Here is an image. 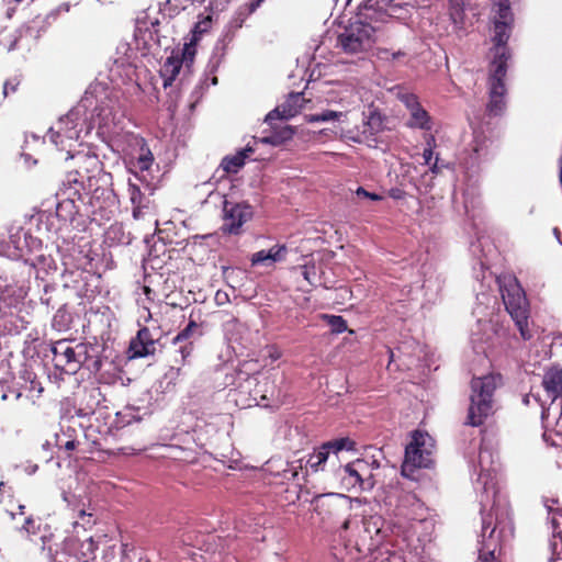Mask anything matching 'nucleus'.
<instances>
[{"mask_svg": "<svg viewBox=\"0 0 562 562\" xmlns=\"http://www.w3.org/2000/svg\"><path fill=\"white\" fill-rule=\"evenodd\" d=\"M499 290L506 311L512 316L524 340H529L532 333L529 329V304L524 289L515 277L499 279Z\"/></svg>", "mask_w": 562, "mask_h": 562, "instance_id": "nucleus-1", "label": "nucleus"}, {"mask_svg": "<svg viewBox=\"0 0 562 562\" xmlns=\"http://www.w3.org/2000/svg\"><path fill=\"white\" fill-rule=\"evenodd\" d=\"M68 157L76 160V172L69 173L68 181L79 184L83 189H98L99 184L108 186L111 181V175L103 170V164L95 154L90 151H79L70 155V148L67 149Z\"/></svg>", "mask_w": 562, "mask_h": 562, "instance_id": "nucleus-2", "label": "nucleus"}, {"mask_svg": "<svg viewBox=\"0 0 562 562\" xmlns=\"http://www.w3.org/2000/svg\"><path fill=\"white\" fill-rule=\"evenodd\" d=\"M501 380L498 375L488 374L482 378H474L471 382L472 394L468 413V424L480 426L490 416L493 408V393Z\"/></svg>", "mask_w": 562, "mask_h": 562, "instance_id": "nucleus-3", "label": "nucleus"}, {"mask_svg": "<svg viewBox=\"0 0 562 562\" xmlns=\"http://www.w3.org/2000/svg\"><path fill=\"white\" fill-rule=\"evenodd\" d=\"M434 440L422 431L412 435L411 442L405 449V459L402 464V474L414 479V471L422 468H429L432 464Z\"/></svg>", "mask_w": 562, "mask_h": 562, "instance_id": "nucleus-4", "label": "nucleus"}, {"mask_svg": "<svg viewBox=\"0 0 562 562\" xmlns=\"http://www.w3.org/2000/svg\"><path fill=\"white\" fill-rule=\"evenodd\" d=\"M398 527L385 520L380 515L363 518L362 531L359 535L357 547L360 552L376 550L384 542H391V538L398 531Z\"/></svg>", "mask_w": 562, "mask_h": 562, "instance_id": "nucleus-5", "label": "nucleus"}, {"mask_svg": "<svg viewBox=\"0 0 562 562\" xmlns=\"http://www.w3.org/2000/svg\"><path fill=\"white\" fill-rule=\"evenodd\" d=\"M495 57L507 58L506 43L510 36L514 16L509 0H492Z\"/></svg>", "mask_w": 562, "mask_h": 562, "instance_id": "nucleus-6", "label": "nucleus"}, {"mask_svg": "<svg viewBox=\"0 0 562 562\" xmlns=\"http://www.w3.org/2000/svg\"><path fill=\"white\" fill-rule=\"evenodd\" d=\"M52 353L57 369L66 373H76L88 359V346L85 344L71 346L67 340H58L53 345Z\"/></svg>", "mask_w": 562, "mask_h": 562, "instance_id": "nucleus-7", "label": "nucleus"}, {"mask_svg": "<svg viewBox=\"0 0 562 562\" xmlns=\"http://www.w3.org/2000/svg\"><path fill=\"white\" fill-rule=\"evenodd\" d=\"M507 58H498L495 57L492 63V70L490 76V101L487 103V113L492 116L501 115L506 106L505 94L506 87L504 83V78L506 76Z\"/></svg>", "mask_w": 562, "mask_h": 562, "instance_id": "nucleus-8", "label": "nucleus"}, {"mask_svg": "<svg viewBox=\"0 0 562 562\" xmlns=\"http://www.w3.org/2000/svg\"><path fill=\"white\" fill-rule=\"evenodd\" d=\"M341 483L348 491H370L374 486L373 475L369 463L357 459L342 469Z\"/></svg>", "mask_w": 562, "mask_h": 562, "instance_id": "nucleus-9", "label": "nucleus"}, {"mask_svg": "<svg viewBox=\"0 0 562 562\" xmlns=\"http://www.w3.org/2000/svg\"><path fill=\"white\" fill-rule=\"evenodd\" d=\"M373 27L362 22L352 23L338 37V45L345 53L356 54L371 46Z\"/></svg>", "mask_w": 562, "mask_h": 562, "instance_id": "nucleus-10", "label": "nucleus"}, {"mask_svg": "<svg viewBox=\"0 0 562 562\" xmlns=\"http://www.w3.org/2000/svg\"><path fill=\"white\" fill-rule=\"evenodd\" d=\"M355 449V442L345 437L335 440L324 442L321 447L315 449L306 461L307 467L313 472L324 470L325 463L330 459L335 458L338 460V454L341 451H350Z\"/></svg>", "mask_w": 562, "mask_h": 562, "instance_id": "nucleus-11", "label": "nucleus"}, {"mask_svg": "<svg viewBox=\"0 0 562 562\" xmlns=\"http://www.w3.org/2000/svg\"><path fill=\"white\" fill-rule=\"evenodd\" d=\"M254 211L247 203H235L225 200L223 203L222 231L226 234L239 235L245 223L252 218Z\"/></svg>", "mask_w": 562, "mask_h": 562, "instance_id": "nucleus-12", "label": "nucleus"}, {"mask_svg": "<svg viewBox=\"0 0 562 562\" xmlns=\"http://www.w3.org/2000/svg\"><path fill=\"white\" fill-rule=\"evenodd\" d=\"M339 103L342 105V108L346 109V111H331L327 110L319 114H311L307 116V121L310 123L313 122H327V121H338V122H345V119L347 117V113L351 111L352 109L359 106L360 104V97L355 91V89H346L344 94L339 99Z\"/></svg>", "mask_w": 562, "mask_h": 562, "instance_id": "nucleus-13", "label": "nucleus"}, {"mask_svg": "<svg viewBox=\"0 0 562 562\" xmlns=\"http://www.w3.org/2000/svg\"><path fill=\"white\" fill-rule=\"evenodd\" d=\"M400 99L409 111L411 117L407 125L413 128L429 131L431 128L430 116L427 111L422 108L417 97L412 93H404Z\"/></svg>", "mask_w": 562, "mask_h": 562, "instance_id": "nucleus-14", "label": "nucleus"}, {"mask_svg": "<svg viewBox=\"0 0 562 562\" xmlns=\"http://www.w3.org/2000/svg\"><path fill=\"white\" fill-rule=\"evenodd\" d=\"M383 128V117L381 113L375 110H369L368 114H364L363 128L362 131H347L342 136L355 143L362 142L363 138L378 134Z\"/></svg>", "mask_w": 562, "mask_h": 562, "instance_id": "nucleus-15", "label": "nucleus"}, {"mask_svg": "<svg viewBox=\"0 0 562 562\" xmlns=\"http://www.w3.org/2000/svg\"><path fill=\"white\" fill-rule=\"evenodd\" d=\"M302 94L291 93L289 98L279 106L270 111L265 121L269 124L274 120H289L294 117L302 109Z\"/></svg>", "mask_w": 562, "mask_h": 562, "instance_id": "nucleus-16", "label": "nucleus"}, {"mask_svg": "<svg viewBox=\"0 0 562 562\" xmlns=\"http://www.w3.org/2000/svg\"><path fill=\"white\" fill-rule=\"evenodd\" d=\"M156 351V340L150 330L143 327L137 331L135 338L130 342L131 358H143L154 355Z\"/></svg>", "mask_w": 562, "mask_h": 562, "instance_id": "nucleus-17", "label": "nucleus"}, {"mask_svg": "<svg viewBox=\"0 0 562 562\" xmlns=\"http://www.w3.org/2000/svg\"><path fill=\"white\" fill-rule=\"evenodd\" d=\"M542 386L548 400L553 403L562 396V369L559 367L549 368L542 378Z\"/></svg>", "mask_w": 562, "mask_h": 562, "instance_id": "nucleus-18", "label": "nucleus"}, {"mask_svg": "<svg viewBox=\"0 0 562 562\" xmlns=\"http://www.w3.org/2000/svg\"><path fill=\"white\" fill-rule=\"evenodd\" d=\"M492 519L483 517L481 532L480 562H494L496 546H492L496 527L491 528Z\"/></svg>", "mask_w": 562, "mask_h": 562, "instance_id": "nucleus-19", "label": "nucleus"}, {"mask_svg": "<svg viewBox=\"0 0 562 562\" xmlns=\"http://www.w3.org/2000/svg\"><path fill=\"white\" fill-rule=\"evenodd\" d=\"M69 123H72L71 114L67 115L66 119L60 120V126L57 131H50V140L59 149H66L65 139L74 142L79 137V131L76 128V126L68 127Z\"/></svg>", "mask_w": 562, "mask_h": 562, "instance_id": "nucleus-20", "label": "nucleus"}, {"mask_svg": "<svg viewBox=\"0 0 562 562\" xmlns=\"http://www.w3.org/2000/svg\"><path fill=\"white\" fill-rule=\"evenodd\" d=\"M286 247L284 245H274L268 250H260L251 256V265H267L272 266L276 262L282 261L285 258Z\"/></svg>", "mask_w": 562, "mask_h": 562, "instance_id": "nucleus-21", "label": "nucleus"}, {"mask_svg": "<svg viewBox=\"0 0 562 562\" xmlns=\"http://www.w3.org/2000/svg\"><path fill=\"white\" fill-rule=\"evenodd\" d=\"M127 192L133 205V217L138 220L142 215V211L149 207L150 200L140 191L138 184L131 179L128 180Z\"/></svg>", "mask_w": 562, "mask_h": 562, "instance_id": "nucleus-22", "label": "nucleus"}, {"mask_svg": "<svg viewBox=\"0 0 562 562\" xmlns=\"http://www.w3.org/2000/svg\"><path fill=\"white\" fill-rule=\"evenodd\" d=\"M182 66V59L179 56V53H172L164 63L160 69V75L164 78V87H170Z\"/></svg>", "mask_w": 562, "mask_h": 562, "instance_id": "nucleus-23", "label": "nucleus"}, {"mask_svg": "<svg viewBox=\"0 0 562 562\" xmlns=\"http://www.w3.org/2000/svg\"><path fill=\"white\" fill-rule=\"evenodd\" d=\"M159 25V19L157 14L150 15L149 10L142 12L136 19V31L139 33H149V37L153 38V34H157Z\"/></svg>", "mask_w": 562, "mask_h": 562, "instance_id": "nucleus-24", "label": "nucleus"}, {"mask_svg": "<svg viewBox=\"0 0 562 562\" xmlns=\"http://www.w3.org/2000/svg\"><path fill=\"white\" fill-rule=\"evenodd\" d=\"M252 149L248 148L233 156H226L223 158L221 162V167L227 173H236L238 170L245 165V159L247 158V153H251Z\"/></svg>", "mask_w": 562, "mask_h": 562, "instance_id": "nucleus-25", "label": "nucleus"}, {"mask_svg": "<svg viewBox=\"0 0 562 562\" xmlns=\"http://www.w3.org/2000/svg\"><path fill=\"white\" fill-rule=\"evenodd\" d=\"M448 13L450 20L457 27H462L464 23V1L463 0H449Z\"/></svg>", "mask_w": 562, "mask_h": 562, "instance_id": "nucleus-26", "label": "nucleus"}, {"mask_svg": "<svg viewBox=\"0 0 562 562\" xmlns=\"http://www.w3.org/2000/svg\"><path fill=\"white\" fill-rule=\"evenodd\" d=\"M200 335L198 323L194 319H190L188 325L172 339V345L193 341Z\"/></svg>", "mask_w": 562, "mask_h": 562, "instance_id": "nucleus-27", "label": "nucleus"}, {"mask_svg": "<svg viewBox=\"0 0 562 562\" xmlns=\"http://www.w3.org/2000/svg\"><path fill=\"white\" fill-rule=\"evenodd\" d=\"M97 113V121L100 128H103L105 132H111V126L115 124V116L112 112V109L101 106Z\"/></svg>", "mask_w": 562, "mask_h": 562, "instance_id": "nucleus-28", "label": "nucleus"}, {"mask_svg": "<svg viewBox=\"0 0 562 562\" xmlns=\"http://www.w3.org/2000/svg\"><path fill=\"white\" fill-rule=\"evenodd\" d=\"M546 507L548 508L549 513L552 515L551 525H552L553 538H558V536L562 535V508L553 509L552 505H549L548 502H546Z\"/></svg>", "mask_w": 562, "mask_h": 562, "instance_id": "nucleus-29", "label": "nucleus"}, {"mask_svg": "<svg viewBox=\"0 0 562 562\" xmlns=\"http://www.w3.org/2000/svg\"><path fill=\"white\" fill-rule=\"evenodd\" d=\"M491 457V453L487 450L482 449L479 454V463L481 467V473L479 475V481H482L484 488L487 490L488 479H491L490 469H485L484 463L485 459Z\"/></svg>", "mask_w": 562, "mask_h": 562, "instance_id": "nucleus-30", "label": "nucleus"}, {"mask_svg": "<svg viewBox=\"0 0 562 562\" xmlns=\"http://www.w3.org/2000/svg\"><path fill=\"white\" fill-rule=\"evenodd\" d=\"M324 318L327 321L333 333L341 334L347 330V322L341 316L324 315Z\"/></svg>", "mask_w": 562, "mask_h": 562, "instance_id": "nucleus-31", "label": "nucleus"}, {"mask_svg": "<svg viewBox=\"0 0 562 562\" xmlns=\"http://www.w3.org/2000/svg\"><path fill=\"white\" fill-rule=\"evenodd\" d=\"M293 134H294L293 128L290 127V126H286V127H284L281 131V135L280 136L272 135V136H269V137H265L263 142L267 143V144L277 145V144L281 143L282 140L290 139L293 136Z\"/></svg>", "mask_w": 562, "mask_h": 562, "instance_id": "nucleus-32", "label": "nucleus"}, {"mask_svg": "<svg viewBox=\"0 0 562 562\" xmlns=\"http://www.w3.org/2000/svg\"><path fill=\"white\" fill-rule=\"evenodd\" d=\"M182 59V64L190 66L193 63L195 56V45L191 43L184 44L181 54H179Z\"/></svg>", "mask_w": 562, "mask_h": 562, "instance_id": "nucleus-33", "label": "nucleus"}, {"mask_svg": "<svg viewBox=\"0 0 562 562\" xmlns=\"http://www.w3.org/2000/svg\"><path fill=\"white\" fill-rule=\"evenodd\" d=\"M194 1L195 0H167L166 5L168 7L170 13H178L187 9Z\"/></svg>", "mask_w": 562, "mask_h": 562, "instance_id": "nucleus-34", "label": "nucleus"}, {"mask_svg": "<svg viewBox=\"0 0 562 562\" xmlns=\"http://www.w3.org/2000/svg\"><path fill=\"white\" fill-rule=\"evenodd\" d=\"M154 160L153 154L149 149L142 148V154L137 158V166L140 170H148Z\"/></svg>", "mask_w": 562, "mask_h": 562, "instance_id": "nucleus-35", "label": "nucleus"}, {"mask_svg": "<svg viewBox=\"0 0 562 562\" xmlns=\"http://www.w3.org/2000/svg\"><path fill=\"white\" fill-rule=\"evenodd\" d=\"M550 548L552 551V555L555 557L553 558L555 562L562 560V535L558 536V538L552 539V541L550 542Z\"/></svg>", "mask_w": 562, "mask_h": 562, "instance_id": "nucleus-36", "label": "nucleus"}, {"mask_svg": "<svg viewBox=\"0 0 562 562\" xmlns=\"http://www.w3.org/2000/svg\"><path fill=\"white\" fill-rule=\"evenodd\" d=\"M177 348V352L180 353L182 362L192 353L193 341L181 342L180 345H173Z\"/></svg>", "mask_w": 562, "mask_h": 562, "instance_id": "nucleus-37", "label": "nucleus"}, {"mask_svg": "<svg viewBox=\"0 0 562 562\" xmlns=\"http://www.w3.org/2000/svg\"><path fill=\"white\" fill-rule=\"evenodd\" d=\"M303 278L310 283H315L316 270L314 266L303 265L301 267Z\"/></svg>", "mask_w": 562, "mask_h": 562, "instance_id": "nucleus-38", "label": "nucleus"}, {"mask_svg": "<svg viewBox=\"0 0 562 562\" xmlns=\"http://www.w3.org/2000/svg\"><path fill=\"white\" fill-rule=\"evenodd\" d=\"M21 531H24L26 535H35L37 532V527L35 526V521L32 517L25 518V521L21 527Z\"/></svg>", "mask_w": 562, "mask_h": 562, "instance_id": "nucleus-39", "label": "nucleus"}, {"mask_svg": "<svg viewBox=\"0 0 562 562\" xmlns=\"http://www.w3.org/2000/svg\"><path fill=\"white\" fill-rule=\"evenodd\" d=\"M69 10H70V4L69 3H61L60 5H58L55 10H53L47 15V20H55L57 18V15L64 14V13H68Z\"/></svg>", "mask_w": 562, "mask_h": 562, "instance_id": "nucleus-40", "label": "nucleus"}, {"mask_svg": "<svg viewBox=\"0 0 562 562\" xmlns=\"http://www.w3.org/2000/svg\"><path fill=\"white\" fill-rule=\"evenodd\" d=\"M356 194L359 196V198H366V199H370L372 201H380L382 200V196L376 194V193H372V192H368L366 189H363L362 187H359L356 191Z\"/></svg>", "mask_w": 562, "mask_h": 562, "instance_id": "nucleus-41", "label": "nucleus"}, {"mask_svg": "<svg viewBox=\"0 0 562 562\" xmlns=\"http://www.w3.org/2000/svg\"><path fill=\"white\" fill-rule=\"evenodd\" d=\"M56 443L64 448L67 451H72L76 449L78 442L75 439L67 440L64 445L60 442L59 436L56 435Z\"/></svg>", "mask_w": 562, "mask_h": 562, "instance_id": "nucleus-42", "label": "nucleus"}, {"mask_svg": "<svg viewBox=\"0 0 562 562\" xmlns=\"http://www.w3.org/2000/svg\"><path fill=\"white\" fill-rule=\"evenodd\" d=\"M19 86L18 80H7L3 85V95L7 97L9 91L14 92Z\"/></svg>", "mask_w": 562, "mask_h": 562, "instance_id": "nucleus-43", "label": "nucleus"}, {"mask_svg": "<svg viewBox=\"0 0 562 562\" xmlns=\"http://www.w3.org/2000/svg\"><path fill=\"white\" fill-rule=\"evenodd\" d=\"M430 142H434V137H430L429 140H428V147L424 149L423 151V158L425 160V165H430L431 162V159H432V148L430 146Z\"/></svg>", "mask_w": 562, "mask_h": 562, "instance_id": "nucleus-44", "label": "nucleus"}, {"mask_svg": "<svg viewBox=\"0 0 562 562\" xmlns=\"http://www.w3.org/2000/svg\"><path fill=\"white\" fill-rule=\"evenodd\" d=\"M266 393H267V390H263V392H261V390H255L254 400L256 401L257 405H259L260 403L268 400V396Z\"/></svg>", "mask_w": 562, "mask_h": 562, "instance_id": "nucleus-45", "label": "nucleus"}, {"mask_svg": "<svg viewBox=\"0 0 562 562\" xmlns=\"http://www.w3.org/2000/svg\"><path fill=\"white\" fill-rule=\"evenodd\" d=\"M265 0H251L250 1V10H256Z\"/></svg>", "mask_w": 562, "mask_h": 562, "instance_id": "nucleus-46", "label": "nucleus"}, {"mask_svg": "<svg viewBox=\"0 0 562 562\" xmlns=\"http://www.w3.org/2000/svg\"><path fill=\"white\" fill-rule=\"evenodd\" d=\"M430 170H431L432 173H438L439 172L438 157H436V160L431 165Z\"/></svg>", "mask_w": 562, "mask_h": 562, "instance_id": "nucleus-47", "label": "nucleus"}, {"mask_svg": "<svg viewBox=\"0 0 562 562\" xmlns=\"http://www.w3.org/2000/svg\"><path fill=\"white\" fill-rule=\"evenodd\" d=\"M396 1L397 0H382L383 3L389 4V5H394V7H396V3H395Z\"/></svg>", "mask_w": 562, "mask_h": 562, "instance_id": "nucleus-48", "label": "nucleus"}, {"mask_svg": "<svg viewBox=\"0 0 562 562\" xmlns=\"http://www.w3.org/2000/svg\"><path fill=\"white\" fill-rule=\"evenodd\" d=\"M404 55H405V54H404L403 52L398 50L397 53H393V54H392V57H393V59H396V58H398L400 56H404Z\"/></svg>", "mask_w": 562, "mask_h": 562, "instance_id": "nucleus-49", "label": "nucleus"}, {"mask_svg": "<svg viewBox=\"0 0 562 562\" xmlns=\"http://www.w3.org/2000/svg\"><path fill=\"white\" fill-rule=\"evenodd\" d=\"M272 359H278L280 357V353L276 352V353H271L270 355Z\"/></svg>", "mask_w": 562, "mask_h": 562, "instance_id": "nucleus-50", "label": "nucleus"}, {"mask_svg": "<svg viewBox=\"0 0 562 562\" xmlns=\"http://www.w3.org/2000/svg\"><path fill=\"white\" fill-rule=\"evenodd\" d=\"M24 508L25 506L24 505H20L19 506V513L22 515L24 513Z\"/></svg>", "mask_w": 562, "mask_h": 562, "instance_id": "nucleus-51", "label": "nucleus"}, {"mask_svg": "<svg viewBox=\"0 0 562 562\" xmlns=\"http://www.w3.org/2000/svg\"><path fill=\"white\" fill-rule=\"evenodd\" d=\"M391 195L394 198V199H400L401 195L398 193H395V192H392Z\"/></svg>", "mask_w": 562, "mask_h": 562, "instance_id": "nucleus-52", "label": "nucleus"}, {"mask_svg": "<svg viewBox=\"0 0 562 562\" xmlns=\"http://www.w3.org/2000/svg\"><path fill=\"white\" fill-rule=\"evenodd\" d=\"M553 232H554V236H557V238H559L560 237V231L558 228H554Z\"/></svg>", "mask_w": 562, "mask_h": 562, "instance_id": "nucleus-53", "label": "nucleus"}, {"mask_svg": "<svg viewBox=\"0 0 562 562\" xmlns=\"http://www.w3.org/2000/svg\"><path fill=\"white\" fill-rule=\"evenodd\" d=\"M348 527H349V521H345L344 525H342V528L344 529H348Z\"/></svg>", "mask_w": 562, "mask_h": 562, "instance_id": "nucleus-54", "label": "nucleus"}, {"mask_svg": "<svg viewBox=\"0 0 562 562\" xmlns=\"http://www.w3.org/2000/svg\"><path fill=\"white\" fill-rule=\"evenodd\" d=\"M139 562H149V560H148V559H146V558H140V559H139Z\"/></svg>", "mask_w": 562, "mask_h": 562, "instance_id": "nucleus-55", "label": "nucleus"}, {"mask_svg": "<svg viewBox=\"0 0 562 562\" xmlns=\"http://www.w3.org/2000/svg\"><path fill=\"white\" fill-rule=\"evenodd\" d=\"M549 562H555V560L553 559V557L550 559V561H549Z\"/></svg>", "mask_w": 562, "mask_h": 562, "instance_id": "nucleus-56", "label": "nucleus"}]
</instances>
